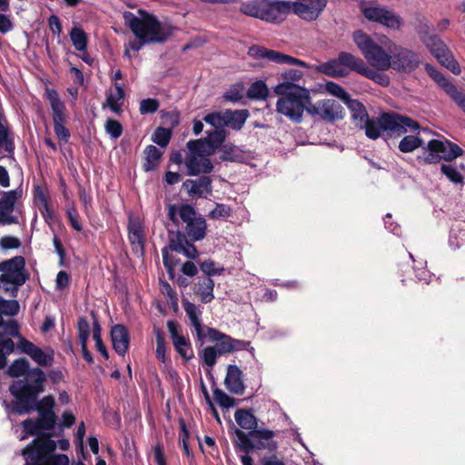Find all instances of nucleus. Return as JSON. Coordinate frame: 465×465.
<instances>
[{
	"label": "nucleus",
	"instance_id": "obj_23",
	"mask_svg": "<svg viewBox=\"0 0 465 465\" xmlns=\"http://www.w3.org/2000/svg\"><path fill=\"white\" fill-rule=\"evenodd\" d=\"M220 145H222V143L209 134H206L204 138L190 140L187 143V148L192 154L204 156L214 154Z\"/></svg>",
	"mask_w": 465,
	"mask_h": 465
},
{
	"label": "nucleus",
	"instance_id": "obj_19",
	"mask_svg": "<svg viewBox=\"0 0 465 465\" xmlns=\"http://www.w3.org/2000/svg\"><path fill=\"white\" fill-rule=\"evenodd\" d=\"M425 70L429 76L458 104L465 113V94L460 92L442 73L430 64H425Z\"/></svg>",
	"mask_w": 465,
	"mask_h": 465
},
{
	"label": "nucleus",
	"instance_id": "obj_22",
	"mask_svg": "<svg viewBox=\"0 0 465 465\" xmlns=\"http://www.w3.org/2000/svg\"><path fill=\"white\" fill-rule=\"evenodd\" d=\"M203 121L213 127L212 131H206V134L211 135L216 141L223 143L229 135V132L225 129L224 112H213L207 114L203 117Z\"/></svg>",
	"mask_w": 465,
	"mask_h": 465
},
{
	"label": "nucleus",
	"instance_id": "obj_35",
	"mask_svg": "<svg viewBox=\"0 0 465 465\" xmlns=\"http://www.w3.org/2000/svg\"><path fill=\"white\" fill-rule=\"evenodd\" d=\"M128 239L131 244H138L141 249H143V226L138 218L129 216L128 218Z\"/></svg>",
	"mask_w": 465,
	"mask_h": 465
},
{
	"label": "nucleus",
	"instance_id": "obj_1",
	"mask_svg": "<svg viewBox=\"0 0 465 465\" xmlns=\"http://www.w3.org/2000/svg\"><path fill=\"white\" fill-rule=\"evenodd\" d=\"M352 40L368 63L381 71L392 68L396 72L409 74L416 70L421 62L417 53L401 46L395 47L391 54L387 53L362 30L355 31Z\"/></svg>",
	"mask_w": 465,
	"mask_h": 465
},
{
	"label": "nucleus",
	"instance_id": "obj_52",
	"mask_svg": "<svg viewBox=\"0 0 465 465\" xmlns=\"http://www.w3.org/2000/svg\"><path fill=\"white\" fill-rule=\"evenodd\" d=\"M440 171L451 183L455 184H463V175L455 166L450 164H441Z\"/></svg>",
	"mask_w": 465,
	"mask_h": 465
},
{
	"label": "nucleus",
	"instance_id": "obj_34",
	"mask_svg": "<svg viewBox=\"0 0 465 465\" xmlns=\"http://www.w3.org/2000/svg\"><path fill=\"white\" fill-rule=\"evenodd\" d=\"M235 421L243 430H260L258 428V419L253 414L252 409H238L234 413Z\"/></svg>",
	"mask_w": 465,
	"mask_h": 465
},
{
	"label": "nucleus",
	"instance_id": "obj_59",
	"mask_svg": "<svg viewBox=\"0 0 465 465\" xmlns=\"http://www.w3.org/2000/svg\"><path fill=\"white\" fill-rule=\"evenodd\" d=\"M326 90L333 96L341 99L343 103L351 97L342 86L334 82H327Z\"/></svg>",
	"mask_w": 465,
	"mask_h": 465
},
{
	"label": "nucleus",
	"instance_id": "obj_43",
	"mask_svg": "<svg viewBox=\"0 0 465 465\" xmlns=\"http://www.w3.org/2000/svg\"><path fill=\"white\" fill-rule=\"evenodd\" d=\"M173 343L176 351L185 361L193 358V351L191 341L188 338H177L176 341H173Z\"/></svg>",
	"mask_w": 465,
	"mask_h": 465
},
{
	"label": "nucleus",
	"instance_id": "obj_26",
	"mask_svg": "<svg viewBox=\"0 0 465 465\" xmlns=\"http://www.w3.org/2000/svg\"><path fill=\"white\" fill-rule=\"evenodd\" d=\"M224 384L232 393L236 395H242L244 393L243 373L237 365H228Z\"/></svg>",
	"mask_w": 465,
	"mask_h": 465
},
{
	"label": "nucleus",
	"instance_id": "obj_20",
	"mask_svg": "<svg viewBox=\"0 0 465 465\" xmlns=\"http://www.w3.org/2000/svg\"><path fill=\"white\" fill-rule=\"evenodd\" d=\"M327 3L328 0H297L292 2V13L304 21H315Z\"/></svg>",
	"mask_w": 465,
	"mask_h": 465
},
{
	"label": "nucleus",
	"instance_id": "obj_49",
	"mask_svg": "<svg viewBox=\"0 0 465 465\" xmlns=\"http://www.w3.org/2000/svg\"><path fill=\"white\" fill-rule=\"evenodd\" d=\"M173 135V130L171 128H165L159 126L155 129L152 140L153 143L161 147H166Z\"/></svg>",
	"mask_w": 465,
	"mask_h": 465
},
{
	"label": "nucleus",
	"instance_id": "obj_7",
	"mask_svg": "<svg viewBox=\"0 0 465 465\" xmlns=\"http://www.w3.org/2000/svg\"><path fill=\"white\" fill-rule=\"evenodd\" d=\"M236 439L233 444L239 450L250 454L255 450H266L269 452H275L278 449V442L273 440L275 432L271 430H253L248 433L241 429H234Z\"/></svg>",
	"mask_w": 465,
	"mask_h": 465
},
{
	"label": "nucleus",
	"instance_id": "obj_6",
	"mask_svg": "<svg viewBox=\"0 0 465 465\" xmlns=\"http://www.w3.org/2000/svg\"><path fill=\"white\" fill-rule=\"evenodd\" d=\"M55 449L54 440L43 435L28 444L22 455L25 458V465H68L69 459L65 454H52Z\"/></svg>",
	"mask_w": 465,
	"mask_h": 465
},
{
	"label": "nucleus",
	"instance_id": "obj_28",
	"mask_svg": "<svg viewBox=\"0 0 465 465\" xmlns=\"http://www.w3.org/2000/svg\"><path fill=\"white\" fill-rule=\"evenodd\" d=\"M217 151L220 153V162L242 163L246 160L245 152L232 143H225L224 142L220 145Z\"/></svg>",
	"mask_w": 465,
	"mask_h": 465
},
{
	"label": "nucleus",
	"instance_id": "obj_3",
	"mask_svg": "<svg viewBox=\"0 0 465 465\" xmlns=\"http://www.w3.org/2000/svg\"><path fill=\"white\" fill-rule=\"evenodd\" d=\"M46 374L39 367L32 368L22 379L15 380L9 386V391L15 401L9 406L10 411L16 415L31 412L32 402L45 391Z\"/></svg>",
	"mask_w": 465,
	"mask_h": 465
},
{
	"label": "nucleus",
	"instance_id": "obj_58",
	"mask_svg": "<svg viewBox=\"0 0 465 465\" xmlns=\"http://www.w3.org/2000/svg\"><path fill=\"white\" fill-rule=\"evenodd\" d=\"M232 215V209L230 206L223 203H216L213 210H212L208 217L213 220L225 219Z\"/></svg>",
	"mask_w": 465,
	"mask_h": 465
},
{
	"label": "nucleus",
	"instance_id": "obj_8",
	"mask_svg": "<svg viewBox=\"0 0 465 465\" xmlns=\"http://www.w3.org/2000/svg\"><path fill=\"white\" fill-rule=\"evenodd\" d=\"M1 280L5 281V292L16 298L19 289L29 280L30 273L25 267V259L16 255L0 262Z\"/></svg>",
	"mask_w": 465,
	"mask_h": 465
},
{
	"label": "nucleus",
	"instance_id": "obj_55",
	"mask_svg": "<svg viewBox=\"0 0 465 465\" xmlns=\"http://www.w3.org/2000/svg\"><path fill=\"white\" fill-rule=\"evenodd\" d=\"M154 333L156 340V358L160 361L165 362L166 343L164 334L160 329H154Z\"/></svg>",
	"mask_w": 465,
	"mask_h": 465
},
{
	"label": "nucleus",
	"instance_id": "obj_61",
	"mask_svg": "<svg viewBox=\"0 0 465 465\" xmlns=\"http://www.w3.org/2000/svg\"><path fill=\"white\" fill-rule=\"evenodd\" d=\"M31 405L33 407L31 411L35 410L38 412H41L46 410H54V399L52 395H47L39 401L35 400Z\"/></svg>",
	"mask_w": 465,
	"mask_h": 465
},
{
	"label": "nucleus",
	"instance_id": "obj_24",
	"mask_svg": "<svg viewBox=\"0 0 465 465\" xmlns=\"http://www.w3.org/2000/svg\"><path fill=\"white\" fill-rule=\"evenodd\" d=\"M212 182L211 177L203 175L196 180L187 179L183 183V188L190 196L203 198L212 193Z\"/></svg>",
	"mask_w": 465,
	"mask_h": 465
},
{
	"label": "nucleus",
	"instance_id": "obj_31",
	"mask_svg": "<svg viewBox=\"0 0 465 465\" xmlns=\"http://www.w3.org/2000/svg\"><path fill=\"white\" fill-rule=\"evenodd\" d=\"M356 73L365 76L370 80H372L374 83L383 87H387L391 82L389 75L371 68L361 57L359 59Z\"/></svg>",
	"mask_w": 465,
	"mask_h": 465
},
{
	"label": "nucleus",
	"instance_id": "obj_64",
	"mask_svg": "<svg viewBox=\"0 0 465 465\" xmlns=\"http://www.w3.org/2000/svg\"><path fill=\"white\" fill-rule=\"evenodd\" d=\"M21 241L15 236L5 235L0 238V247L3 250L18 249L21 246Z\"/></svg>",
	"mask_w": 465,
	"mask_h": 465
},
{
	"label": "nucleus",
	"instance_id": "obj_63",
	"mask_svg": "<svg viewBox=\"0 0 465 465\" xmlns=\"http://www.w3.org/2000/svg\"><path fill=\"white\" fill-rule=\"evenodd\" d=\"M160 106V103L154 98H146L140 102L139 111L141 114H153Z\"/></svg>",
	"mask_w": 465,
	"mask_h": 465
},
{
	"label": "nucleus",
	"instance_id": "obj_15",
	"mask_svg": "<svg viewBox=\"0 0 465 465\" xmlns=\"http://www.w3.org/2000/svg\"><path fill=\"white\" fill-rule=\"evenodd\" d=\"M248 54L255 59H266L279 64H287L291 65H299L302 68H309L308 64L302 60L258 45L250 46Z\"/></svg>",
	"mask_w": 465,
	"mask_h": 465
},
{
	"label": "nucleus",
	"instance_id": "obj_62",
	"mask_svg": "<svg viewBox=\"0 0 465 465\" xmlns=\"http://www.w3.org/2000/svg\"><path fill=\"white\" fill-rule=\"evenodd\" d=\"M218 355L220 354L214 346L205 347L201 353L203 363L208 367H213L216 363Z\"/></svg>",
	"mask_w": 465,
	"mask_h": 465
},
{
	"label": "nucleus",
	"instance_id": "obj_4",
	"mask_svg": "<svg viewBox=\"0 0 465 465\" xmlns=\"http://www.w3.org/2000/svg\"><path fill=\"white\" fill-rule=\"evenodd\" d=\"M420 128V124L412 118L397 113H382L378 117H368L359 129L364 130L369 139L376 140L381 136L385 140L400 137L407 132H416Z\"/></svg>",
	"mask_w": 465,
	"mask_h": 465
},
{
	"label": "nucleus",
	"instance_id": "obj_2",
	"mask_svg": "<svg viewBox=\"0 0 465 465\" xmlns=\"http://www.w3.org/2000/svg\"><path fill=\"white\" fill-rule=\"evenodd\" d=\"M141 17L131 12H125L124 18L138 41L130 42V47L138 52L146 44H163L173 35L172 27H163L157 17L145 10H139Z\"/></svg>",
	"mask_w": 465,
	"mask_h": 465
},
{
	"label": "nucleus",
	"instance_id": "obj_29",
	"mask_svg": "<svg viewBox=\"0 0 465 465\" xmlns=\"http://www.w3.org/2000/svg\"><path fill=\"white\" fill-rule=\"evenodd\" d=\"M444 150L441 140L432 139L429 141L427 146L423 148L422 155L419 156L418 159L422 158L426 164L438 163L443 160L440 152H445Z\"/></svg>",
	"mask_w": 465,
	"mask_h": 465
},
{
	"label": "nucleus",
	"instance_id": "obj_32",
	"mask_svg": "<svg viewBox=\"0 0 465 465\" xmlns=\"http://www.w3.org/2000/svg\"><path fill=\"white\" fill-rule=\"evenodd\" d=\"M214 282L212 278H199L193 286V293L200 298L203 303H209L214 299Z\"/></svg>",
	"mask_w": 465,
	"mask_h": 465
},
{
	"label": "nucleus",
	"instance_id": "obj_50",
	"mask_svg": "<svg viewBox=\"0 0 465 465\" xmlns=\"http://www.w3.org/2000/svg\"><path fill=\"white\" fill-rule=\"evenodd\" d=\"M4 150L8 153H13L15 151V143L13 135L6 125L0 126V149Z\"/></svg>",
	"mask_w": 465,
	"mask_h": 465
},
{
	"label": "nucleus",
	"instance_id": "obj_13",
	"mask_svg": "<svg viewBox=\"0 0 465 465\" xmlns=\"http://www.w3.org/2000/svg\"><path fill=\"white\" fill-rule=\"evenodd\" d=\"M308 114L319 120L333 124L345 116L343 106L334 99H322L308 107Z\"/></svg>",
	"mask_w": 465,
	"mask_h": 465
},
{
	"label": "nucleus",
	"instance_id": "obj_44",
	"mask_svg": "<svg viewBox=\"0 0 465 465\" xmlns=\"http://www.w3.org/2000/svg\"><path fill=\"white\" fill-rule=\"evenodd\" d=\"M423 140L418 135H406L399 143V150L402 153H411L421 147Z\"/></svg>",
	"mask_w": 465,
	"mask_h": 465
},
{
	"label": "nucleus",
	"instance_id": "obj_53",
	"mask_svg": "<svg viewBox=\"0 0 465 465\" xmlns=\"http://www.w3.org/2000/svg\"><path fill=\"white\" fill-rule=\"evenodd\" d=\"M1 328H3L4 330L3 332H1L3 334V337L5 335H8L13 338L19 339L22 336L20 332V324L18 323L17 321L14 319H10L7 321H5L3 319Z\"/></svg>",
	"mask_w": 465,
	"mask_h": 465
},
{
	"label": "nucleus",
	"instance_id": "obj_11",
	"mask_svg": "<svg viewBox=\"0 0 465 465\" xmlns=\"http://www.w3.org/2000/svg\"><path fill=\"white\" fill-rule=\"evenodd\" d=\"M359 56L348 52H340L338 56L320 64L317 71L331 77H345L349 71L356 72Z\"/></svg>",
	"mask_w": 465,
	"mask_h": 465
},
{
	"label": "nucleus",
	"instance_id": "obj_12",
	"mask_svg": "<svg viewBox=\"0 0 465 465\" xmlns=\"http://www.w3.org/2000/svg\"><path fill=\"white\" fill-rule=\"evenodd\" d=\"M421 41L440 64L454 74H460V70L458 62L440 37L437 35L425 34L421 36Z\"/></svg>",
	"mask_w": 465,
	"mask_h": 465
},
{
	"label": "nucleus",
	"instance_id": "obj_40",
	"mask_svg": "<svg viewBox=\"0 0 465 465\" xmlns=\"http://www.w3.org/2000/svg\"><path fill=\"white\" fill-rule=\"evenodd\" d=\"M94 322H93V339L95 341V348L101 353V355L105 359H109L108 351L102 340V329L101 325L96 318V315L94 312L91 313Z\"/></svg>",
	"mask_w": 465,
	"mask_h": 465
},
{
	"label": "nucleus",
	"instance_id": "obj_57",
	"mask_svg": "<svg viewBox=\"0 0 465 465\" xmlns=\"http://www.w3.org/2000/svg\"><path fill=\"white\" fill-rule=\"evenodd\" d=\"M202 155L190 154L186 157L184 163L187 167L188 175H198L201 173L200 163Z\"/></svg>",
	"mask_w": 465,
	"mask_h": 465
},
{
	"label": "nucleus",
	"instance_id": "obj_38",
	"mask_svg": "<svg viewBox=\"0 0 465 465\" xmlns=\"http://www.w3.org/2000/svg\"><path fill=\"white\" fill-rule=\"evenodd\" d=\"M116 94L110 93L106 97V105L112 112L120 114L123 112L122 105L124 98V89L122 84L115 83Z\"/></svg>",
	"mask_w": 465,
	"mask_h": 465
},
{
	"label": "nucleus",
	"instance_id": "obj_9",
	"mask_svg": "<svg viewBox=\"0 0 465 465\" xmlns=\"http://www.w3.org/2000/svg\"><path fill=\"white\" fill-rule=\"evenodd\" d=\"M168 247L162 249L163 263L167 272L170 275H173L175 262L169 255L168 249L178 253H183L184 256L192 260H194L199 256V252L196 246L193 244L194 242L190 241L189 238H186L183 232L179 230L176 232L168 231Z\"/></svg>",
	"mask_w": 465,
	"mask_h": 465
},
{
	"label": "nucleus",
	"instance_id": "obj_47",
	"mask_svg": "<svg viewBox=\"0 0 465 465\" xmlns=\"http://www.w3.org/2000/svg\"><path fill=\"white\" fill-rule=\"evenodd\" d=\"M444 151L440 152L444 161L451 162L463 153V150L456 143L445 139L442 141Z\"/></svg>",
	"mask_w": 465,
	"mask_h": 465
},
{
	"label": "nucleus",
	"instance_id": "obj_46",
	"mask_svg": "<svg viewBox=\"0 0 465 465\" xmlns=\"http://www.w3.org/2000/svg\"><path fill=\"white\" fill-rule=\"evenodd\" d=\"M31 358L38 365L49 367L54 363V351L52 349H48L47 351H45L41 348L37 347Z\"/></svg>",
	"mask_w": 465,
	"mask_h": 465
},
{
	"label": "nucleus",
	"instance_id": "obj_25",
	"mask_svg": "<svg viewBox=\"0 0 465 465\" xmlns=\"http://www.w3.org/2000/svg\"><path fill=\"white\" fill-rule=\"evenodd\" d=\"M111 341L114 351L124 356L130 347V335L127 328L123 324H115L111 329Z\"/></svg>",
	"mask_w": 465,
	"mask_h": 465
},
{
	"label": "nucleus",
	"instance_id": "obj_16",
	"mask_svg": "<svg viewBox=\"0 0 465 465\" xmlns=\"http://www.w3.org/2000/svg\"><path fill=\"white\" fill-rule=\"evenodd\" d=\"M362 14L369 21L381 24L392 30H400L403 25V19L385 7L367 6L362 8Z\"/></svg>",
	"mask_w": 465,
	"mask_h": 465
},
{
	"label": "nucleus",
	"instance_id": "obj_48",
	"mask_svg": "<svg viewBox=\"0 0 465 465\" xmlns=\"http://www.w3.org/2000/svg\"><path fill=\"white\" fill-rule=\"evenodd\" d=\"M262 6V0H254L252 2L242 3L240 7V11L248 16L261 19Z\"/></svg>",
	"mask_w": 465,
	"mask_h": 465
},
{
	"label": "nucleus",
	"instance_id": "obj_51",
	"mask_svg": "<svg viewBox=\"0 0 465 465\" xmlns=\"http://www.w3.org/2000/svg\"><path fill=\"white\" fill-rule=\"evenodd\" d=\"M15 346L11 338L0 339V370L6 366L7 355L14 352Z\"/></svg>",
	"mask_w": 465,
	"mask_h": 465
},
{
	"label": "nucleus",
	"instance_id": "obj_5",
	"mask_svg": "<svg viewBox=\"0 0 465 465\" xmlns=\"http://www.w3.org/2000/svg\"><path fill=\"white\" fill-rule=\"evenodd\" d=\"M274 93L280 96L276 103L277 113L293 123H302L303 113L308 114L312 104L310 91L297 84L282 82L274 87Z\"/></svg>",
	"mask_w": 465,
	"mask_h": 465
},
{
	"label": "nucleus",
	"instance_id": "obj_39",
	"mask_svg": "<svg viewBox=\"0 0 465 465\" xmlns=\"http://www.w3.org/2000/svg\"><path fill=\"white\" fill-rule=\"evenodd\" d=\"M30 362L26 358H18L15 360L7 369V375L12 378L22 379L26 373L31 371Z\"/></svg>",
	"mask_w": 465,
	"mask_h": 465
},
{
	"label": "nucleus",
	"instance_id": "obj_37",
	"mask_svg": "<svg viewBox=\"0 0 465 465\" xmlns=\"http://www.w3.org/2000/svg\"><path fill=\"white\" fill-rule=\"evenodd\" d=\"M144 153V163L143 164V168L145 172L154 170L162 158L163 152H161L154 145H147L143 151Z\"/></svg>",
	"mask_w": 465,
	"mask_h": 465
},
{
	"label": "nucleus",
	"instance_id": "obj_17",
	"mask_svg": "<svg viewBox=\"0 0 465 465\" xmlns=\"http://www.w3.org/2000/svg\"><path fill=\"white\" fill-rule=\"evenodd\" d=\"M38 418L36 420H33L28 418L22 421L21 425L26 434L35 436L48 435L46 433L40 434L42 430H51L54 428L57 420V416L55 415L54 410H46L41 412H38Z\"/></svg>",
	"mask_w": 465,
	"mask_h": 465
},
{
	"label": "nucleus",
	"instance_id": "obj_36",
	"mask_svg": "<svg viewBox=\"0 0 465 465\" xmlns=\"http://www.w3.org/2000/svg\"><path fill=\"white\" fill-rule=\"evenodd\" d=\"M344 104L351 111L352 122L355 126L359 128V126L369 117L366 107L359 100L352 99L351 97H350Z\"/></svg>",
	"mask_w": 465,
	"mask_h": 465
},
{
	"label": "nucleus",
	"instance_id": "obj_10",
	"mask_svg": "<svg viewBox=\"0 0 465 465\" xmlns=\"http://www.w3.org/2000/svg\"><path fill=\"white\" fill-rule=\"evenodd\" d=\"M179 217L185 223L183 234L190 241L198 242L206 235V221L198 215L195 209L188 203H183L179 208Z\"/></svg>",
	"mask_w": 465,
	"mask_h": 465
},
{
	"label": "nucleus",
	"instance_id": "obj_41",
	"mask_svg": "<svg viewBox=\"0 0 465 465\" xmlns=\"http://www.w3.org/2000/svg\"><path fill=\"white\" fill-rule=\"evenodd\" d=\"M269 94L267 84L262 81H255L247 90L246 96L251 100H264Z\"/></svg>",
	"mask_w": 465,
	"mask_h": 465
},
{
	"label": "nucleus",
	"instance_id": "obj_54",
	"mask_svg": "<svg viewBox=\"0 0 465 465\" xmlns=\"http://www.w3.org/2000/svg\"><path fill=\"white\" fill-rule=\"evenodd\" d=\"M213 396L216 402L223 409H230L237 403L235 399L228 396L223 390L217 387L213 390Z\"/></svg>",
	"mask_w": 465,
	"mask_h": 465
},
{
	"label": "nucleus",
	"instance_id": "obj_27",
	"mask_svg": "<svg viewBox=\"0 0 465 465\" xmlns=\"http://www.w3.org/2000/svg\"><path fill=\"white\" fill-rule=\"evenodd\" d=\"M77 336L81 344L83 358L89 364L94 363V357L87 348V341L90 336V324L84 316H81L77 321Z\"/></svg>",
	"mask_w": 465,
	"mask_h": 465
},
{
	"label": "nucleus",
	"instance_id": "obj_33",
	"mask_svg": "<svg viewBox=\"0 0 465 465\" xmlns=\"http://www.w3.org/2000/svg\"><path fill=\"white\" fill-rule=\"evenodd\" d=\"M224 116L226 127H230L234 131H240L249 118L250 113L247 109H227L224 111Z\"/></svg>",
	"mask_w": 465,
	"mask_h": 465
},
{
	"label": "nucleus",
	"instance_id": "obj_30",
	"mask_svg": "<svg viewBox=\"0 0 465 465\" xmlns=\"http://www.w3.org/2000/svg\"><path fill=\"white\" fill-rule=\"evenodd\" d=\"M183 309L191 322V324L194 327V331L197 336V339L203 342L205 335L203 333V327L202 325V322L200 316L202 312L198 309V307L189 302L188 300L183 301Z\"/></svg>",
	"mask_w": 465,
	"mask_h": 465
},
{
	"label": "nucleus",
	"instance_id": "obj_18",
	"mask_svg": "<svg viewBox=\"0 0 465 465\" xmlns=\"http://www.w3.org/2000/svg\"><path fill=\"white\" fill-rule=\"evenodd\" d=\"M291 13H292L291 1L262 0L261 14V20L262 21L281 24Z\"/></svg>",
	"mask_w": 465,
	"mask_h": 465
},
{
	"label": "nucleus",
	"instance_id": "obj_21",
	"mask_svg": "<svg viewBox=\"0 0 465 465\" xmlns=\"http://www.w3.org/2000/svg\"><path fill=\"white\" fill-rule=\"evenodd\" d=\"M21 189L2 193L0 199V225L17 224L18 217L13 215L16 202L22 197Z\"/></svg>",
	"mask_w": 465,
	"mask_h": 465
},
{
	"label": "nucleus",
	"instance_id": "obj_56",
	"mask_svg": "<svg viewBox=\"0 0 465 465\" xmlns=\"http://www.w3.org/2000/svg\"><path fill=\"white\" fill-rule=\"evenodd\" d=\"M104 129L106 134L110 135L113 139L119 138L123 134V125L122 124L114 119L108 118L104 124Z\"/></svg>",
	"mask_w": 465,
	"mask_h": 465
},
{
	"label": "nucleus",
	"instance_id": "obj_14",
	"mask_svg": "<svg viewBox=\"0 0 465 465\" xmlns=\"http://www.w3.org/2000/svg\"><path fill=\"white\" fill-rule=\"evenodd\" d=\"M47 99L52 108V117L54 122V130L56 136L67 143L70 137L69 130L64 126L65 122V105L61 101L58 93L54 89L46 90Z\"/></svg>",
	"mask_w": 465,
	"mask_h": 465
},
{
	"label": "nucleus",
	"instance_id": "obj_42",
	"mask_svg": "<svg viewBox=\"0 0 465 465\" xmlns=\"http://www.w3.org/2000/svg\"><path fill=\"white\" fill-rule=\"evenodd\" d=\"M69 35L73 43V45L77 51H86L88 36L87 34L81 27H73L70 31Z\"/></svg>",
	"mask_w": 465,
	"mask_h": 465
},
{
	"label": "nucleus",
	"instance_id": "obj_45",
	"mask_svg": "<svg viewBox=\"0 0 465 465\" xmlns=\"http://www.w3.org/2000/svg\"><path fill=\"white\" fill-rule=\"evenodd\" d=\"M20 305L16 298L5 300L0 297V317L10 316L14 317L18 314Z\"/></svg>",
	"mask_w": 465,
	"mask_h": 465
},
{
	"label": "nucleus",
	"instance_id": "obj_60",
	"mask_svg": "<svg viewBox=\"0 0 465 465\" xmlns=\"http://www.w3.org/2000/svg\"><path fill=\"white\" fill-rule=\"evenodd\" d=\"M201 271L205 274L204 277L211 278L214 275H221L224 272L223 267L217 268L215 262L212 260H207L200 263Z\"/></svg>",
	"mask_w": 465,
	"mask_h": 465
}]
</instances>
